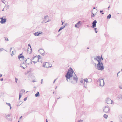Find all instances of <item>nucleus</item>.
I'll use <instances>...</instances> for the list:
<instances>
[{
  "mask_svg": "<svg viewBox=\"0 0 122 122\" xmlns=\"http://www.w3.org/2000/svg\"><path fill=\"white\" fill-rule=\"evenodd\" d=\"M103 111L105 113H108L110 110V108L108 106H106L103 108Z\"/></svg>",
  "mask_w": 122,
  "mask_h": 122,
  "instance_id": "obj_4",
  "label": "nucleus"
},
{
  "mask_svg": "<svg viewBox=\"0 0 122 122\" xmlns=\"http://www.w3.org/2000/svg\"><path fill=\"white\" fill-rule=\"evenodd\" d=\"M89 47H87V49H89Z\"/></svg>",
  "mask_w": 122,
  "mask_h": 122,
  "instance_id": "obj_60",
  "label": "nucleus"
},
{
  "mask_svg": "<svg viewBox=\"0 0 122 122\" xmlns=\"http://www.w3.org/2000/svg\"><path fill=\"white\" fill-rule=\"evenodd\" d=\"M47 17H48V15H46L44 17V19H45L47 18Z\"/></svg>",
  "mask_w": 122,
  "mask_h": 122,
  "instance_id": "obj_31",
  "label": "nucleus"
},
{
  "mask_svg": "<svg viewBox=\"0 0 122 122\" xmlns=\"http://www.w3.org/2000/svg\"><path fill=\"white\" fill-rule=\"evenodd\" d=\"M49 20H48L47 21H46V22H45V23H46L47 22H49Z\"/></svg>",
  "mask_w": 122,
  "mask_h": 122,
  "instance_id": "obj_54",
  "label": "nucleus"
},
{
  "mask_svg": "<svg viewBox=\"0 0 122 122\" xmlns=\"http://www.w3.org/2000/svg\"><path fill=\"white\" fill-rule=\"evenodd\" d=\"M97 82H99V85L101 87H103L104 85V82L103 79H99Z\"/></svg>",
  "mask_w": 122,
  "mask_h": 122,
  "instance_id": "obj_3",
  "label": "nucleus"
},
{
  "mask_svg": "<svg viewBox=\"0 0 122 122\" xmlns=\"http://www.w3.org/2000/svg\"><path fill=\"white\" fill-rule=\"evenodd\" d=\"M84 87L85 88H87V87H86V86H84Z\"/></svg>",
  "mask_w": 122,
  "mask_h": 122,
  "instance_id": "obj_63",
  "label": "nucleus"
},
{
  "mask_svg": "<svg viewBox=\"0 0 122 122\" xmlns=\"http://www.w3.org/2000/svg\"><path fill=\"white\" fill-rule=\"evenodd\" d=\"M22 96V95L20 93L19 95V99L20 100V98H21Z\"/></svg>",
  "mask_w": 122,
  "mask_h": 122,
  "instance_id": "obj_27",
  "label": "nucleus"
},
{
  "mask_svg": "<svg viewBox=\"0 0 122 122\" xmlns=\"http://www.w3.org/2000/svg\"><path fill=\"white\" fill-rule=\"evenodd\" d=\"M35 96L36 97L39 96V92H37L35 94Z\"/></svg>",
  "mask_w": 122,
  "mask_h": 122,
  "instance_id": "obj_19",
  "label": "nucleus"
},
{
  "mask_svg": "<svg viewBox=\"0 0 122 122\" xmlns=\"http://www.w3.org/2000/svg\"><path fill=\"white\" fill-rule=\"evenodd\" d=\"M57 100H56V101H55V102L54 103V104H56V103L57 102Z\"/></svg>",
  "mask_w": 122,
  "mask_h": 122,
  "instance_id": "obj_45",
  "label": "nucleus"
},
{
  "mask_svg": "<svg viewBox=\"0 0 122 122\" xmlns=\"http://www.w3.org/2000/svg\"><path fill=\"white\" fill-rule=\"evenodd\" d=\"M27 97H26L24 99V101H26L27 100Z\"/></svg>",
  "mask_w": 122,
  "mask_h": 122,
  "instance_id": "obj_37",
  "label": "nucleus"
},
{
  "mask_svg": "<svg viewBox=\"0 0 122 122\" xmlns=\"http://www.w3.org/2000/svg\"><path fill=\"white\" fill-rule=\"evenodd\" d=\"M97 23V21L96 20H95L92 23V25L91 26V27L92 28H95L96 26V24Z\"/></svg>",
  "mask_w": 122,
  "mask_h": 122,
  "instance_id": "obj_7",
  "label": "nucleus"
},
{
  "mask_svg": "<svg viewBox=\"0 0 122 122\" xmlns=\"http://www.w3.org/2000/svg\"><path fill=\"white\" fill-rule=\"evenodd\" d=\"M75 76H73V77H71L70 78V79H69L70 80H72V79L73 80H75V81H76V83H77V80H78V78L76 76V75L75 74Z\"/></svg>",
  "mask_w": 122,
  "mask_h": 122,
  "instance_id": "obj_6",
  "label": "nucleus"
},
{
  "mask_svg": "<svg viewBox=\"0 0 122 122\" xmlns=\"http://www.w3.org/2000/svg\"><path fill=\"white\" fill-rule=\"evenodd\" d=\"M80 82L81 83H83V81L82 80H81L80 81Z\"/></svg>",
  "mask_w": 122,
  "mask_h": 122,
  "instance_id": "obj_41",
  "label": "nucleus"
},
{
  "mask_svg": "<svg viewBox=\"0 0 122 122\" xmlns=\"http://www.w3.org/2000/svg\"><path fill=\"white\" fill-rule=\"evenodd\" d=\"M103 117L107 119L108 117V115L106 114H104V115Z\"/></svg>",
  "mask_w": 122,
  "mask_h": 122,
  "instance_id": "obj_22",
  "label": "nucleus"
},
{
  "mask_svg": "<svg viewBox=\"0 0 122 122\" xmlns=\"http://www.w3.org/2000/svg\"><path fill=\"white\" fill-rule=\"evenodd\" d=\"M86 83H89L90 82L89 81H88L87 80V81H86Z\"/></svg>",
  "mask_w": 122,
  "mask_h": 122,
  "instance_id": "obj_52",
  "label": "nucleus"
},
{
  "mask_svg": "<svg viewBox=\"0 0 122 122\" xmlns=\"http://www.w3.org/2000/svg\"><path fill=\"white\" fill-rule=\"evenodd\" d=\"M43 81V79H41V84H42Z\"/></svg>",
  "mask_w": 122,
  "mask_h": 122,
  "instance_id": "obj_43",
  "label": "nucleus"
},
{
  "mask_svg": "<svg viewBox=\"0 0 122 122\" xmlns=\"http://www.w3.org/2000/svg\"><path fill=\"white\" fill-rule=\"evenodd\" d=\"M112 102L111 99L108 97L105 100V102L107 103L108 104H112Z\"/></svg>",
  "mask_w": 122,
  "mask_h": 122,
  "instance_id": "obj_5",
  "label": "nucleus"
},
{
  "mask_svg": "<svg viewBox=\"0 0 122 122\" xmlns=\"http://www.w3.org/2000/svg\"><path fill=\"white\" fill-rule=\"evenodd\" d=\"M2 115L4 117H6L8 120L9 121H10L11 120L9 118L7 117H9L10 116V115L9 114L8 115H6V114H2Z\"/></svg>",
  "mask_w": 122,
  "mask_h": 122,
  "instance_id": "obj_12",
  "label": "nucleus"
},
{
  "mask_svg": "<svg viewBox=\"0 0 122 122\" xmlns=\"http://www.w3.org/2000/svg\"><path fill=\"white\" fill-rule=\"evenodd\" d=\"M65 27V25H63L58 30V32H59L62 29L64 28Z\"/></svg>",
  "mask_w": 122,
  "mask_h": 122,
  "instance_id": "obj_18",
  "label": "nucleus"
},
{
  "mask_svg": "<svg viewBox=\"0 0 122 122\" xmlns=\"http://www.w3.org/2000/svg\"><path fill=\"white\" fill-rule=\"evenodd\" d=\"M6 18H4L3 19V17H2L1 18V20L0 21V22L2 24H3L5 23L6 22Z\"/></svg>",
  "mask_w": 122,
  "mask_h": 122,
  "instance_id": "obj_8",
  "label": "nucleus"
},
{
  "mask_svg": "<svg viewBox=\"0 0 122 122\" xmlns=\"http://www.w3.org/2000/svg\"><path fill=\"white\" fill-rule=\"evenodd\" d=\"M71 83H74V82H73V81H71Z\"/></svg>",
  "mask_w": 122,
  "mask_h": 122,
  "instance_id": "obj_50",
  "label": "nucleus"
},
{
  "mask_svg": "<svg viewBox=\"0 0 122 122\" xmlns=\"http://www.w3.org/2000/svg\"><path fill=\"white\" fill-rule=\"evenodd\" d=\"M6 104L8 105L9 107L11 106L10 104V103H7V102L6 103Z\"/></svg>",
  "mask_w": 122,
  "mask_h": 122,
  "instance_id": "obj_35",
  "label": "nucleus"
},
{
  "mask_svg": "<svg viewBox=\"0 0 122 122\" xmlns=\"http://www.w3.org/2000/svg\"><path fill=\"white\" fill-rule=\"evenodd\" d=\"M39 52L43 56H44V50L42 49H39L38 50Z\"/></svg>",
  "mask_w": 122,
  "mask_h": 122,
  "instance_id": "obj_9",
  "label": "nucleus"
},
{
  "mask_svg": "<svg viewBox=\"0 0 122 122\" xmlns=\"http://www.w3.org/2000/svg\"><path fill=\"white\" fill-rule=\"evenodd\" d=\"M21 92H25V90L24 89H22L21 90Z\"/></svg>",
  "mask_w": 122,
  "mask_h": 122,
  "instance_id": "obj_32",
  "label": "nucleus"
},
{
  "mask_svg": "<svg viewBox=\"0 0 122 122\" xmlns=\"http://www.w3.org/2000/svg\"><path fill=\"white\" fill-rule=\"evenodd\" d=\"M121 117L122 118V119H120V122H122V116Z\"/></svg>",
  "mask_w": 122,
  "mask_h": 122,
  "instance_id": "obj_39",
  "label": "nucleus"
},
{
  "mask_svg": "<svg viewBox=\"0 0 122 122\" xmlns=\"http://www.w3.org/2000/svg\"><path fill=\"white\" fill-rule=\"evenodd\" d=\"M21 58L22 59L24 60L25 58L24 56L23 55L21 54H20L18 56V59H20Z\"/></svg>",
  "mask_w": 122,
  "mask_h": 122,
  "instance_id": "obj_13",
  "label": "nucleus"
},
{
  "mask_svg": "<svg viewBox=\"0 0 122 122\" xmlns=\"http://www.w3.org/2000/svg\"><path fill=\"white\" fill-rule=\"evenodd\" d=\"M28 46H30V49H31V51H30V53H31V52H32V49L31 48V46H30V44H29L28 45Z\"/></svg>",
  "mask_w": 122,
  "mask_h": 122,
  "instance_id": "obj_26",
  "label": "nucleus"
},
{
  "mask_svg": "<svg viewBox=\"0 0 122 122\" xmlns=\"http://www.w3.org/2000/svg\"><path fill=\"white\" fill-rule=\"evenodd\" d=\"M95 67L97 69L102 71L104 69L103 64L102 62H98L97 66L96 64L95 63Z\"/></svg>",
  "mask_w": 122,
  "mask_h": 122,
  "instance_id": "obj_2",
  "label": "nucleus"
},
{
  "mask_svg": "<svg viewBox=\"0 0 122 122\" xmlns=\"http://www.w3.org/2000/svg\"><path fill=\"white\" fill-rule=\"evenodd\" d=\"M18 79L17 78H16V82L17 83V81L18 80Z\"/></svg>",
  "mask_w": 122,
  "mask_h": 122,
  "instance_id": "obj_42",
  "label": "nucleus"
},
{
  "mask_svg": "<svg viewBox=\"0 0 122 122\" xmlns=\"http://www.w3.org/2000/svg\"><path fill=\"white\" fill-rule=\"evenodd\" d=\"M117 98L118 100H122V95L121 94H120L118 96Z\"/></svg>",
  "mask_w": 122,
  "mask_h": 122,
  "instance_id": "obj_16",
  "label": "nucleus"
},
{
  "mask_svg": "<svg viewBox=\"0 0 122 122\" xmlns=\"http://www.w3.org/2000/svg\"><path fill=\"white\" fill-rule=\"evenodd\" d=\"M100 12V13H101L103 15L104 14V13L103 12V10H101Z\"/></svg>",
  "mask_w": 122,
  "mask_h": 122,
  "instance_id": "obj_33",
  "label": "nucleus"
},
{
  "mask_svg": "<svg viewBox=\"0 0 122 122\" xmlns=\"http://www.w3.org/2000/svg\"><path fill=\"white\" fill-rule=\"evenodd\" d=\"M97 57L98 59H97V58H94V60L96 61H97L98 62H101V57L99 56H98Z\"/></svg>",
  "mask_w": 122,
  "mask_h": 122,
  "instance_id": "obj_11",
  "label": "nucleus"
},
{
  "mask_svg": "<svg viewBox=\"0 0 122 122\" xmlns=\"http://www.w3.org/2000/svg\"><path fill=\"white\" fill-rule=\"evenodd\" d=\"M2 76V74H0V77H1Z\"/></svg>",
  "mask_w": 122,
  "mask_h": 122,
  "instance_id": "obj_49",
  "label": "nucleus"
},
{
  "mask_svg": "<svg viewBox=\"0 0 122 122\" xmlns=\"http://www.w3.org/2000/svg\"><path fill=\"white\" fill-rule=\"evenodd\" d=\"M22 117V116H21V117H20V119Z\"/></svg>",
  "mask_w": 122,
  "mask_h": 122,
  "instance_id": "obj_64",
  "label": "nucleus"
},
{
  "mask_svg": "<svg viewBox=\"0 0 122 122\" xmlns=\"http://www.w3.org/2000/svg\"><path fill=\"white\" fill-rule=\"evenodd\" d=\"M46 64H47V65L49 64V63L48 62H46L45 64H44L43 63V67H46V68H48H48L50 67H51V66L50 67L49 66H46Z\"/></svg>",
  "mask_w": 122,
  "mask_h": 122,
  "instance_id": "obj_17",
  "label": "nucleus"
},
{
  "mask_svg": "<svg viewBox=\"0 0 122 122\" xmlns=\"http://www.w3.org/2000/svg\"><path fill=\"white\" fill-rule=\"evenodd\" d=\"M12 54H11V56H13L14 55L13 51H12Z\"/></svg>",
  "mask_w": 122,
  "mask_h": 122,
  "instance_id": "obj_36",
  "label": "nucleus"
},
{
  "mask_svg": "<svg viewBox=\"0 0 122 122\" xmlns=\"http://www.w3.org/2000/svg\"><path fill=\"white\" fill-rule=\"evenodd\" d=\"M110 5H109L108 7L107 8V9L108 10H109V8H110Z\"/></svg>",
  "mask_w": 122,
  "mask_h": 122,
  "instance_id": "obj_53",
  "label": "nucleus"
},
{
  "mask_svg": "<svg viewBox=\"0 0 122 122\" xmlns=\"http://www.w3.org/2000/svg\"><path fill=\"white\" fill-rule=\"evenodd\" d=\"M61 21V22H62V24H61V25H63V23H64V22H63L62 20Z\"/></svg>",
  "mask_w": 122,
  "mask_h": 122,
  "instance_id": "obj_46",
  "label": "nucleus"
},
{
  "mask_svg": "<svg viewBox=\"0 0 122 122\" xmlns=\"http://www.w3.org/2000/svg\"><path fill=\"white\" fill-rule=\"evenodd\" d=\"M4 50V49L2 48H0V52L1 51H3Z\"/></svg>",
  "mask_w": 122,
  "mask_h": 122,
  "instance_id": "obj_30",
  "label": "nucleus"
},
{
  "mask_svg": "<svg viewBox=\"0 0 122 122\" xmlns=\"http://www.w3.org/2000/svg\"><path fill=\"white\" fill-rule=\"evenodd\" d=\"M46 122H48V121L47 119H46Z\"/></svg>",
  "mask_w": 122,
  "mask_h": 122,
  "instance_id": "obj_61",
  "label": "nucleus"
},
{
  "mask_svg": "<svg viewBox=\"0 0 122 122\" xmlns=\"http://www.w3.org/2000/svg\"><path fill=\"white\" fill-rule=\"evenodd\" d=\"M12 49V48H10V51H11V50Z\"/></svg>",
  "mask_w": 122,
  "mask_h": 122,
  "instance_id": "obj_56",
  "label": "nucleus"
},
{
  "mask_svg": "<svg viewBox=\"0 0 122 122\" xmlns=\"http://www.w3.org/2000/svg\"><path fill=\"white\" fill-rule=\"evenodd\" d=\"M86 26L88 27H89L90 26L89 25H87Z\"/></svg>",
  "mask_w": 122,
  "mask_h": 122,
  "instance_id": "obj_59",
  "label": "nucleus"
},
{
  "mask_svg": "<svg viewBox=\"0 0 122 122\" xmlns=\"http://www.w3.org/2000/svg\"><path fill=\"white\" fill-rule=\"evenodd\" d=\"M36 58H38V57L37 56H35L33 57L31 60H32L34 59L35 58L36 59Z\"/></svg>",
  "mask_w": 122,
  "mask_h": 122,
  "instance_id": "obj_24",
  "label": "nucleus"
},
{
  "mask_svg": "<svg viewBox=\"0 0 122 122\" xmlns=\"http://www.w3.org/2000/svg\"><path fill=\"white\" fill-rule=\"evenodd\" d=\"M56 79H55L54 80V81H53V83H54L55 82V81H56Z\"/></svg>",
  "mask_w": 122,
  "mask_h": 122,
  "instance_id": "obj_47",
  "label": "nucleus"
},
{
  "mask_svg": "<svg viewBox=\"0 0 122 122\" xmlns=\"http://www.w3.org/2000/svg\"><path fill=\"white\" fill-rule=\"evenodd\" d=\"M27 60L28 61H30V63L31 64L32 63V60L31 59H30L29 58H28L27 59H26V60H25V62H26V61Z\"/></svg>",
  "mask_w": 122,
  "mask_h": 122,
  "instance_id": "obj_20",
  "label": "nucleus"
},
{
  "mask_svg": "<svg viewBox=\"0 0 122 122\" xmlns=\"http://www.w3.org/2000/svg\"><path fill=\"white\" fill-rule=\"evenodd\" d=\"M88 79L87 78L84 79L83 80L84 81V82L83 84H84L85 83V82H86V81H87Z\"/></svg>",
  "mask_w": 122,
  "mask_h": 122,
  "instance_id": "obj_25",
  "label": "nucleus"
},
{
  "mask_svg": "<svg viewBox=\"0 0 122 122\" xmlns=\"http://www.w3.org/2000/svg\"><path fill=\"white\" fill-rule=\"evenodd\" d=\"M5 0H2V2L3 3H5L4 2V1H5Z\"/></svg>",
  "mask_w": 122,
  "mask_h": 122,
  "instance_id": "obj_48",
  "label": "nucleus"
},
{
  "mask_svg": "<svg viewBox=\"0 0 122 122\" xmlns=\"http://www.w3.org/2000/svg\"><path fill=\"white\" fill-rule=\"evenodd\" d=\"M42 34V32H35V33H34V35L35 36H39L40 34Z\"/></svg>",
  "mask_w": 122,
  "mask_h": 122,
  "instance_id": "obj_14",
  "label": "nucleus"
},
{
  "mask_svg": "<svg viewBox=\"0 0 122 122\" xmlns=\"http://www.w3.org/2000/svg\"><path fill=\"white\" fill-rule=\"evenodd\" d=\"M22 103V102L21 101H19V103L18 104H17V106H20V105H21Z\"/></svg>",
  "mask_w": 122,
  "mask_h": 122,
  "instance_id": "obj_21",
  "label": "nucleus"
},
{
  "mask_svg": "<svg viewBox=\"0 0 122 122\" xmlns=\"http://www.w3.org/2000/svg\"><path fill=\"white\" fill-rule=\"evenodd\" d=\"M119 87L120 88H121V89H122V88L121 87H120V86H119Z\"/></svg>",
  "mask_w": 122,
  "mask_h": 122,
  "instance_id": "obj_58",
  "label": "nucleus"
},
{
  "mask_svg": "<svg viewBox=\"0 0 122 122\" xmlns=\"http://www.w3.org/2000/svg\"><path fill=\"white\" fill-rule=\"evenodd\" d=\"M97 28H95L93 29L94 30H95V32L96 33H97Z\"/></svg>",
  "mask_w": 122,
  "mask_h": 122,
  "instance_id": "obj_28",
  "label": "nucleus"
},
{
  "mask_svg": "<svg viewBox=\"0 0 122 122\" xmlns=\"http://www.w3.org/2000/svg\"><path fill=\"white\" fill-rule=\"evenodd\" d=\"M10 109H11V106H10Z\"/></svg>",
  "mask_w": 122,
  "mask_h": 122,
  "instance_id": "obj_55",
  "label": "nucleus"
},
{
  "mask_svg": "<svg viewBox=\"0 0 122 122\" xmlns=\"http://www.w3.org/2000/svg\"><path fill=\"white\" fill-rule=\"evenodd\" d=\"M111 14H109L107 16V19H110L111 18Z\"/></svg>",
  "mask_w": 122,
  "mask_h": 122,
  "instance_id": "obj_23",
  "label": "nucleus"
},
{
  "mask_svg": "<svg viewBox=\"0 0 122 122\" xmlns=\"http://www.w3.org/2000/svg\"><path fill=\"white\" fill-rule=\"evenodd\" d=\"M38 58H36V59H37V60L36 61H32L35 64L37 62L39 61V59H41V56L40 55H38L37 56Z\"/></svg>",
  "mask_w": 122,
  "mask_h": 122,
  "instance_id": "obj_15",
  "label": "nucleus"
},
{
  "mask_svg": "<svg viewBox=\"0 0 122 122\" xmlns=\"http://www.w3.org/2000/svg\"><path fill=\"white\" fill-rule=\"evenodd\" d=\"M95 15L93 13H92V14L91 15V17H94L95 16Z\"/></svg>",
  "mask_w": 122,
  "mask_h": 122,
  "instance_id": "obj_29",
  "label": "nucleus"
},
{
  "mask_svg": "<svg viewBox=\"0 0 122 122\" xmlns=\"http://www.w3.org/2000/svg\"><path fill=\"white\" fill-rule=\"evenodd\" d=\"M96 8V7L95 8V7H94L93 8V9H95Z\"/></svg>",
  "mask_w": 122,
  "mask_h": 122,
  "instance_id": "obj_62",
  "label": "nucleus"
},
{
  "mask_svg": "<svg viewBox=\"0 0 122 122\" xmlns=\"http://www.w3.org/2000/svg\"><path fill=\"white\" fill-rule=\"evenodd\" d=\"M20 66L23 69H25V68L24 67H23V66H21V64H20Z\"/></svg>",
  "mask_w": 122,
  "mask_h": 122,
  "instance_id": "obj_40",
  "label": "nucleus"
},
{
  "mask_svg": "<svg viewBox=\"0 0 122 122\" xmlns=\"http://www.w3.org/2000/svg\"><path fill=\"white\" fill-rule=\"evenodd\" d=\"M0 80L1 81H3V78H1L0 79Z\"/></svg>",
  "mask_w": 122,
  "mask_h": 122,
  "instance_id": "obj_44",
  "label": "nucleus"
},
{
  "mask_svg": "<svg viewBox=\"0 0 122 122\" xmlns=\"http://www.w3.org/2000/svg\"><path fill=\"white\" fill-rule=\"evenodd\" d=\"M120 72V71H119L118 73H117V76H118V74Z\"/></svg>",
  "mask_w": 122,
  "mask_h": 122,
  "instance_id": "obj_57",
  "label": "nucleus"
},
{
  "mask_svg": "<svg viewBox=\"0 0 122 122\" xmlns=\"http://www.w3.org/2000/svg\"><path fill=\"white\" fill-rule=\"evenodd\" d=\"M35 81H35V80H33L32 82H35Z\"/></svg>",
  "mask_w": 122,
  "mask_h": 122,
  "instance_id": "obj_51",
  "label": "nucleus"
},
{
  "mask_svg": "<svg viewBox=\"0 0 122 122\" xmlns=\"http://www.w3.org/2000/svg\"><path fill=\"white\" fill-rule=\"evenodd\" d=\"M101 60H102V61L103 59V57H102V55L101 56Z\"/></svg>",
  "mask_w": 122,
  "mask_h": 122,
  "instance_id": "obj_38",
  "label": "nucleus"
},
{
  "mask_svg": "<svg viewBox=\"0 0 122 122\" xmlns=\"http://www.w3.org/2000/svg\"><path fill=\"white\" fill-rule=\"evenodd\" d=\"M81 22V21H79L77 23H76L75 25V27H76L77 28H78L81 24L80 23Z\"/></svg>",
  "mask_w": 122,
  "mask_h": 122,
  "instance_id": "obj_10",
  "label": "nucleus"
},
{
  "mask_svg": "<svg viewBox=\"0 0 122 122\" xmlns=\"http://www.w3.org/2000/svg\"><path fill=\"white\" fill-rule=\"evenodd\" d=\"M74 72L73 69L71 67L69 68L65 76L66 78V80L67 81L68 79H70L71 77H73V73Z\"/></svg>",
  "mask_w": 122,
  "mask_h": 122,
  "instance_id": "obj_1",
  "label": "nucleus"
},
{
  "mask_svg": "<svg viewBox=\"0 0 122 122\" xmlns=\"http://www.w3.org/2000/svg\"><path fill=\"white\" fill-rule=\"evenodd\" d=\"M4 38H5V40H6L7 41H9L7 37H5Z\"/></svg>",
  "mask_w": 122,
  "mask_h": 122,
  "instance_id": "obj_34",
  "label": "nucleus"
}]
</instances>
